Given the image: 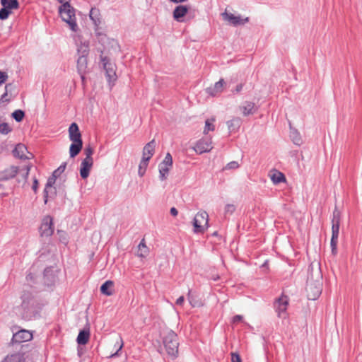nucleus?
Wrapping results in <instances>:
<instances>
[{"label": "nucleus", "instance_id": "obj_43", "mask_svg": "<svg viewBox=\"0 0 362 362\" xmlns=\"http://www.w3.org/2000/svg\"><path fill=\"white\" fill-rule=\"evenodd\" d=\"M235 206L233 204H226L225 206L224 214L225 215H231L235 211Z\"/></svg>", "mask_w": 362, "mask_h": 362}, {"label": "nucleus", "instance_id": "obj_45", "mask_svg": "<svg viewBox=\"0 0 362 362\" xmlns=\"http://www.w3.org/2000/svg\"><path fill=\"white\" fill-rule=\"evenodd\" d=\"M119 341H117V344H118V349L116 351L115 353L112 354L110 357L111 358H114L117 356L119 355V351L122 349L123 346H124V343H123V340H122V338L121 337H119Z\"/></svg>", "mask_w": 362, "mask_h": 362}, {"label": "nucleus", "instance_id": "obj_24", "mask_svg": "<svg viewBox=\"0 0 362 362\" xmlns=\"http://www.w3.org/2000/svg\"><path fill=\"white\" fill-rule=\"evenodd\" d=\"M290 125V138L293 143L297 146H300L303 144V140L299 132L291 127V122H289Z\"/></svg>", "mask_w": 362, "mask_h": 362}, {"label": "nucleus", "instance_id": "obj_7", "mask_svg": "<svg viewBox=\"0 0 362 362\" xmlns=\"http://www.w3.org/2000/svg\"><path fill=\"white\" fill-rule=\"evenodd\" d=\"M306 292L309 300H316L322 293V284L320 281H313L308 279L306 285Z\"/></svg>", "mask_w": 362, "mask_h": 362}, {"label": "nucleus", "instance_id": "obj_52", "mask_svg": "<svg viewBox=\"0 0 362 362\" xmlns=\"http://www.w3.org/2000/svg\"><path fill=\"white\" fill-rule=\"evenodd\" d=\"M23 170L24 171L23 175L25 176V178L26 179L27 177L28 176V174H29L30 166L29 165H26L25 167V169H23Z\"/></svg>", "mask_w": 362, "mask_h": 362}, {"label": "nucleus", "instance_id": "obj_47", "mask_svg": "<svg viewBox=\"0 0 362 362\" xmlns=\"http://www.w3.org/2000/svg\"><path fill=\"white\" fill-rule=\"evenodd\" d=\"M231 362H241L240 355L237 353H231Z\"/></svg>", "mask_w": 362, "mask_h": 362}, {"label": "nucleus", "instance_id": "obj_28", "mask_svg": "<svg viewBox=\"0 0 362 362\" xmlns=\"http://www.w3.org/2000/svg\"><path fill=\"white\" fill-rule=\"evenodd\" d=\"M114 283L113 281L108 280L106 281L104 284L100 286V292L103 294H105L107 296H112L113 294V287Z\"/></svg>", "mask_w": 362, "mask_h": 362}, {"label": "nucleus", "instance_id": "obj_54", "mask_svg": "<svg viewBox=\"0 0 362 362\" xmlns=\"http://www.w3.org/2000/svg\"><path fill=\"white\" fill-rule=\"evenodd\" d=\"M34 279V276L33 274L30 273L26 276V279L28 281L33 280Z\"/></svg>", "mask_w": 362, "mask_h": 362}, {"label": "nucleus", "instance_id": "obj_20", "mask_svg": "<svg viewBox=\"0 0 362 362\" xmlns=\"http://www.w3.org/2000/svg\"><path fill=\"white\" fill-rule=\"evenodd\" d=\"M188 10L189 8L187 6L179 5L176 6L173 11L174 19L178 22H182L183 17L187 13Z\"/></svg>", "mask_w": 362, "mask_h": 362}, {"label": "nucleus", "instance_id": "obj_27", "mask_svg": "<svg viewBox=\"0 0 362 362\" xmlns=\"http://www.w3.org/2000/svg\"><path fill=\"white\" fill-rule=\"evenodd\" d=\"M57 178V177H54V175L52 174V176H50L47 180V182L45 185V188L44 189V202H45V204L47 203V197H48V194H49V189H52L53 185L56 182Z\"/></svg>", "mask_w": 362, "mask_h": 362}, {"label": "nucleus", "instance_id": "obj_13", "mask_svg": "<svg viewBox=\"0 0 362 362\" xmlns=\"http://www.w3.org/2000/svg\"><path fill=\"white\" fill-rule=\"evenodd\" d=\"M33 338V334L25 329H21L13 334L11 341L13 344H21L24 341H28Z\"/></svg>", "mask_w": 362, "mask_h": 362}, {"label": "nucleus", "instance_id": "obj_25", "mask_svg": "<svg viewBox=\"0 0 362 362\" xmlns=\"http://www.w3.org/2000/svg\"><path fill=\"white\" fill-rule=\"evenodd\" d=\"M90 337V331L88 329L81 330L77 337V343L80 345H85L88 343Z\"/></svg>", "mask_w": 362, "mask_h": 362}, {"label": "nucleus", "instance_id": "obj_21", "mask_svg": "<svg viewBox=\"0 0 362 362\" xmlns=\"http://www.w3.org/2000/svg\"><path fill=\"white\" fill-rule=\"evenodd\" d=\"M156 148V141L155 139L151 140L148 143H147L143 149V156L142 158L145 159L148 158V160L151 159L155 152Z\"/></svg>", "mask_w": 362, "mask_h": 362}, {"label": "nucleus", "instance_id": "obj_17", "mask_svg": "<svg viewBox=\"0 0 362 362\" xmlns=\"http://www.w3.org/2000/svg\"><path fill=\"white\" fill-rule=\"evenodd\" d=\"M69 139L72 142L83 141L81 139V134L79 131L78 126L76 123L73 122L69 127Z\"/></svg>", "mask_w": 362, "mask_h": 362}, {"label": "nucleus", "instance_id": "obj_48", "mask_svg": "<svg viewBox=\"0 0 362 362\" xmlns=\"http://www.w3.org/2000/svg\"><path fill=\"white\" fill-rule=\"evenodd\" d=\"M243 317L240 315H236L233 317V322L238 323L243 320Z\"/></svg>", "mask_w": 362, "mask_h": 362}, {"label": "nucleus", "instance_id": "obj_41", "mask_svg": "<svg viewBox=\"0 0 362 362\" xmlns=\"http://www.w3.org/2000/svg\"><path fill=\"white\" fill-rule=\"evenodd\" d=\"M332 223L340 224V211L337 208L332 214Z\"/></svg>", "mask_w": 362, "mask_h": 362}, {"label": "nucleus", "instance_id": "obj_4", "mask_svg": "<svg viewBox=\"0 0 362 362\" xmlns=\"http://www.w3.org/2000/svg\"><path fill=\"white\" fill-rule=\"evenodd\" d=\"M78 58L77 59V70L81 76L82 81H84V74L86 72L88 66L87 56L89 53V47L88 44H81L77 49Z\"/></svg>", "mask_w": 362, "mask_h": 362}, {"label": "nucleus", "instance_id": "obj_38", "mask_svg": "<svg viewBox=\"0 0 362 362\" xmlns=\"http://www.w3.org/2000/svg\"><path fill=\"white\" fill-rule=\"evenodd\" d=\"M163 166L170 168L173 165V158L170 153H167L164 160L160 163Z\"/></svg>", "mask_w": 362, "mask_h": 362}, {"label": "nucleus", "instance_id": "obj_34", "mask_svg": "<svg viewBox=\"0 0 362 362\" xmlns=\"http://www.w3.org/2000/svg\"><path fill=\"white\" fill-rule=\"evenodd\" d=\"M159 177L161 180H164L167 178L168 175L170 168L167 166H163L161 164H159Z\"/></svg>", "mask_w": 362, "mask_h": 362}, {"label": "nucleus", "instance_id": "obj_3", "mask_svg": "<svg viewBox=\"0 0 362 362\" xmlns=\"http://www.w3.org/2000/svg\"><path fill=\"white\" fill-rule=\"evenodd\" d=\"M163 343L169 356L173 359L178 356V337L173 330L169 329L163 333Z\"/></svg>", "mask_w": 362, "mask_h": 362}, {"label": "nucleus", "instance_id": "obj_12", "mask_svg": "<svg viewBox=\"0 0 362 362\" xmlns=\"http://www.w3.org/2000/svg\"><path fill=\"white\" fill-rule=\"evenodd\" d=\"M332 238L330 241L331 252L333 255L337 254V243L338 238L339 234V226L340 224L332 223Z\"/></svg>", "mask_w": 362, "mask_h": 362}, {"label": "nucleus", "instance_id": "obj_19", "mask_svg": "<svg viewBox=\"0 0 362 362\" xmlns=\"http://www.w3.org/2000/svg\"><path fill=\"white\" fill-rule=\"evenodd\" d=\"M18 168L16 166H10L0 172V180H8L13 178L18 173Z\"/></svg>", "mask_w": 362, "mask_h": 362}, {"label": "nucleus", "instance_id": "obj_10", "mask_svg": "<svg viewBox=\"0 0 362 362\" xmlns=\"http://www.w3.org/2000/svg\"><path fill=\"white\" fill-rule=\"evenodd\" d=\"M41 236L49 237L54 233L53 219L50 216H45L40 227Z\"/></svg>", "mask_w": 362, "mask_h": 362}, {"label": "nucleus", "instance_id": "obj_6", "mask_svg": "<svg viewBox=\"0 0 362 362\" xmlns=\"http://www.w3.org/2000/svg\"><path fill=\"white\" fill-rule=\"evenodd\" d=\"M1 4L2 5V8L0 9L1 20L7 19L13 10H16L19 8L18 0H1Z\"/></svg>", "mask_w": 362, "mask_h": 362}, {"label": "nucleus", "instance_id": "obj_9", "mask_svg": "<svg viewBox=\"0 0 362 362\" xmlns=\"http://www.w3.org/2000/svg\"><path fill=\"white\" fill-rule=\"evenodd\" d=\"M101 62L105 71V75L107 81L110 83L116 80L115 65L110 62L107 57H101Z\"/></svg>", "mask_w": 362, "mask_h": 362}, {"label": "nucleus", "instance_id": "obj_26", "mask_svg": "<svg viewBox=\"0 0 362 362\" xmlns=\"http://www.w3.org/2000/svg\"><path fill=\"white\" fill-rule=\"evenodd\" d=\"M83 148V141L72 142L69 148V154L71 158L76 157Z\"/></svg>", "mask_w": 362, "mask_h": 362}, {"label": "nucleus", "instance_id": "obj_2", "mask_svg": "<svg viewBox=\"0 0 362 362\" xmlns=\"http://www.w3.org/2000/svg\"><path fill=\"white\" fill-rule=\"evenodd\" d=\"M62 5L59 7V13L62 19L67 23L73 31H76L78 25L76 21L75 9L70 5V0H57Z\"/></svg>", "mask_w": 362, "mask_h": 362}, {"label": "nucleus", "instance_id": "obj_51", "mask_svg": "<svg viewBox=\"0 0 362 362\" xmlns=\"http://www.w3.org/2000/svg\"><path fill=\"white\" fill-rule=\"evenodd\" d=\"M170 213L173 216H176L178 214V211L175 207H172L170 209Z\"/></svg>", "mask_w": 362, "mask_h": 362}, {"label": "nucleus", "instance_id": "obj_15", "mask_svg": "<svg viewBox=\"0 0 362 362\" xmlns=\"http://www.w3.org/2000/svg\"><path fill=\"white\" fill-rule=\"evenodd\" d=\"M44 283L47 286L54 285L57 279L56 271L52 267H49L45 269L43 274Z\"/></svg>", "mask_w": 362, "mask_h": 362}, {"label": "nucleus", "instance_id": "obj_49", "mask_svg": "<svg viewBox=\"0 0 362 362\" xmlns=\"http://www.w3.org/2000/svg\"><path fill=\"white\" fill-rule=\"evenodd\" d=\"M37 187H38V181L36 178L34 179V181H33V186H32V189H33V191L35 192H37Z\"/></svg>", "mask_w": 362, "mask_h": 362}, {"label": "nucleus", "instance_id": "obj_33", "mask_svg": "<svg viewBox=\"0 0 362 362\" xmlns=\"http://www.w3.org/2000/svg\"><path fill=\"white\" fill-rule=\"evenodd\" d=\"M148 165V158H146L145 159L142 158L139 163V170H138V174L140 177H142L145 174Z\"/></svg>", "mask_w": 362, "mask_h": 362}, {"label": "nucleus", "instance_id": "obj_35", "mask_svg": "<svg viewBox=\"0 0 362 362\" xmlns=\"http://www.w3.org/2000/svg\"><path fill=\"white\" fill-rule=\"evenodd\" d=\"M90 18L96 24L100 22V11L95 8H92L89 13Z\"/></svg>", "mask_w": 362, "mask_h": 362}, {"label": "nucleus", "instance_id": "obj_55", "mask_svg": "<svg viewBox=\"0 0 362 362\" xmlns=\"http://www.w3.org/2000/svg\"><path fill=\"white\" fill-rule=\"evenodd\" d=\"M66 238L61 239V241H62V242H63V243H65V242H66Z\"/></svg>", "mask_w": 362, "mask_h": 362}, {"label": "nucleus", "instance_id": "obj_30", "mask_svg": "<svg viewBox=\"0 0 362 362\" xmlns=\"http://www.w3.org/2000/svg\"><path fill=\"white\" fill-rule=\"evenodd\" d=\"M271 180L275 185L286 182V180L285 175L278 170H275V172L271 175Z\"/></svg>", "mask_w": 362, "mask_h": 362}, {"label": "nucleus", "instance_id": "obj_53", "mask_svg": "<svg viewBox=\"0 0 362 362\" xmlns=\"http://www.w3.org/2000/svg\"><path fill=\"white\" fill-rule=\"evenodd\" d=\"M185 298L183 296L179 297L176 300V304L177 305H182L184 303Z\"/></svg>", "mask_w": 362, "mask_h": 362}, {"label": "nucleus", "instance_id": "obj_1", "mask_svg": "<svg viewBox=\"0 0 362 362\" xmlns=\"http://www.w3.org/2000/svg\"><path fill=\"white\" fill-rule=\"evenodd\" d=\"M22 303L18 311L22 319L32 320L40 317L42 305L32 293L23 291L21 296Z\"/></svg>", "mask_w": 362, "mask_h": 362}, {"label": "nucleus", "instance_id": "obj_36", "mask_svg": "<svg viewBox=\"0 0 362 362\" xmlns=\"http://www.w3.org/2000/svg\"><path fill=\"white\" fill-rule=\"evenodd\" d=\"M12 117L16 122H19L23 119L25 112L21 110H16L12 113Z\"/></svg>", "mask_w": 362, "mask_h": 362}, {"label": "nucleus", "instance_id": "obj_44", "mask_svg": "<svg viewBox=\"0 0 362 362\" xmlns=\"http://www.w3.org/2000/svg\"><path fill=\"white\" fill-rule=\"evenodd\" d=\"M240 167L238 162L231 161L228 163L224 168V170H235Z\"/></svg>", "mask_w": 362, "mask_h": 362}, {"label": "nucleus", "instance_id": "obj_39", "mask_svg": "<svg viewBox=\"0 0 362 362\" xmlns=\"http://www.w3.org/2000/svg\"><path fill=\"white\" fill-rule=\"evenodd\" d=\"M214 119H212L211 121L210 119H206L205 122V127L204 129V134H206L209 131H214V125L213 124L212 122H214Z\"/></svg>", "mask_w": 362, "mask_h": 362}, {"label": "nucleus", "instance_id": "obj_23", "mask_svg": "<svg viewBox=\"0 0 362 362\" xmlns=\"http://www.w3.org/2000/svg\"><path fill=\"white\" fill-rule=\"evenodd\" d=\"M240 109L243 111L244 116L253 115L257 110V108L255 107V104L250 101L245 102L244 104L240 107Z\"/></svg>", "mask_w": 362, "mask_h": 362}, {"label": "nucleus", "instance_id": "obj_18", "mask_svg": "<svg viewBox=\"0 0 362 362\" xmlns=\"http://www.w3.org/2000/svg\"><path fill=\"white\" fill-rule=\"evenodd\" d=\"M93 160L83 159L81 163L80 175L83 179H86L90 174L93 167Z\"/></svg>", "mask_w": 362, "mask_h": 362}, {"label": "nucleus", "instance_id": "obj_16", "mask_svg": "<svg viewBox=\"0 0 362 362\" xmlns=\"http://www.w3.org/2000/svg\"><path fill=\"white\" fill-rule=\"evenodd\" d=\"M13 154L15 157L24 160L30 159L32 157V153L28 151L27 147L23 144H18L16 146Z\"/></svg>", "mask_w": 362, "mask_h": 362}, {"label": "nucleus", "instance_id": "obj_46", "mask_svg": "<svg viewBox=\"0 0 362 362\" xmlns=\"http://www.w3.org/2000/svg\"><path fill=\"white\" fill-rule=\"evenodd\" d=\"M8 78V74L6 71H0V86L4 83Z\"/></svg>", "mask_w": 362, "mask_h": 362}, {"label": "nucleus", "instance_id": "obj_22", "mask_svg": "<svg viewBox=\"0 0 362 362\" xmlns=\"http://www.w3.org/2000/svg\"><path fill=\"white\" fill-rule=\"evenodd\" d=\"M224 83V80L220 79L214 86L207 88L206 93L211 96H216L217 94L222 92Z\"/></svg>", "mask_w": 362, "mask_h": 362}, {"label": "nucleus", "instance_id": "obj_8", "mask_svg": "<svg viewBox=\"0 0 362 362\" xmlns=\"http://www.w3.org/2000/svg\"><path fill=\"white\" fill-rule=\"evenodd\" d=\"M288 305V298L286 296L282 295L275 300L274 306L279 317H286Z\"/></svg>", "mask_w": 362, "mask_h": 362}, {"label": "nucleus", "instance_id": "obj_42", "mask_svg": "<svg viewBox=\"0 0 362 362\" xmlns=\"http://www.w3.org/2000/svg\"><path fill=\"white\" fill-rule=\"evenodd\" d=\"M13 88V85L11 83H8L5 86V93L1 95V100L2 101H8L9 100L6 99V96L8 95V93L11 91Z\"/></svg>", "mask_w": 362, "mask_h": 362}, {"label": "nucleus", "instance_id": "obj_37", "mask_svg": "<svg viewBox=\"0 0 362 362\" xmlns=\"http://www.w3.org/2000/svg\"><path fill=\"white\" fill-rule=\"evenodd\" d=\"M83 153L86 156L84 159L93 160L92 156L94 153V149L90 144L86 146Z\"/></svg>", "mask_w": 362, "mask_h": 362}, {"label": "nucleus", "instance_id": "obj_5", "mask_svg": "<svg viewBox=\"0 0 362 362\" xmlns=\"http://www.w3.org/2000/svg\"><path fill=\"white\" fill-rule=\"evenodd\" d=\"M209 215L205 211H199L194 216L192 224L194 233H204L208 228Z\"/></svg>", "mask_w": 362, "mask_h": 362}, {"label": "nucleus", "instance_id": "obj_32", "mask_svg": "<svg viewBox=\"0 0 362 362\" xmlns=\"http://www.w3.org/2000/svg\"><path fill=\"white\" fill-rule=\"evenodd\" d=\"M2 362H25L23 357L19 354L7 356Z\"/></svg>", "mask_w": 362, "mask_h": 362}, {"label": "nucleus", "instance_id": "obj_14", "mask_svg": "<svg viewBox=\"0 0 362 362\" xmlns=\"http://www.w3.org/2000/svg\"><path fill=\"white\" fill-rule=\"evenodd\" d=\"M223 18L228 21L230 24L236 26L238 25H244L245 23L248 22L249 18H241L240 16H234L231 13H228L225 11L222 13Z\"/></svg>", "mask_w": 362, "mask_h": 362}, {"label": "nucleus", "instance_id": "obj_11", "mask_svg": "<svg viewBox=\"0 0 362 362\" xmlns=\"http://www.w3.org/2000/svg\"><path fill=\"white\" fill-rule=\"evenodd\" d=\"M194 150L198 154H202L206 152H209L212 148V141L211 138L202 139L199 140L194 147Z\"/></svg>", "mask_w": 362, "mask_h": 362}, {"label": "nucleus", "instance_id": "obj_29", "mask_svg": "<svg viewBox=\"0 0 362 362\" xmlns=\"http://www.w3.org/2000/svg\"><path fill=\"white\" fill-rule=\"evenodd\" d=\"M242 124L240 117H233L231 120L227 122V126L230 132L237 131Z\"/></svg>", "mask_w": 362, "mask_h": 362}, {"label": "nucleus", "instance_id": "obj_40", "mask_svg": "<svg viewBox=\"0 0 362 362\" xmlns=\"http://www.w3.org/2000/svg\"><path fill=\"white\" fill-rule=\"evenodd\" d=\"M66 162L62 163L60 165V166L52 173V174L54 175V177H59L60 176V175L62 173H64V171L66 169Z\"/></svg>", "mask_w": 362, "mask_h": 362}, {"label": "nucleus", "instance_id": "obj_31", "mask_svg": "<svg viewBox=\"0 0 362 362\" xmlns=\"http://www.w3.org/2000/svg\"><path fill=\"white\" fill-rule=\"evenodd\" d=\"M139 252L137 255L140 257H146L148 254V249L146 245L144 239H143L138 245Z\"/></svg>", "mask_w": 362, "mask_h": 362}, {"label": "nucleus", "instance_id": "obj_50", "mask_svg": "<svg viewBox=\"0 0 362 362\" xmlns=\"http://www.w3.org/2000/svg\"><path fill=\"white\" fill-rule=\"evenodd\" d=\"M243 87V85L242 83H240V84L237 85V86L235 87V89L234 90H233V92L238 93L242 90Z\"/></svg>", "mask_w": 362, "mask_h": 362}]
</instances>
